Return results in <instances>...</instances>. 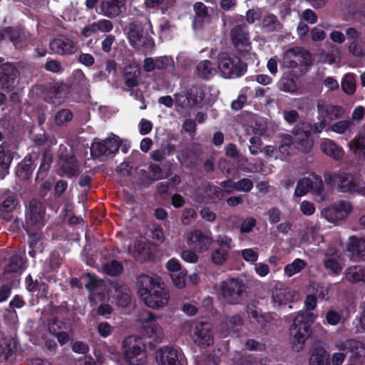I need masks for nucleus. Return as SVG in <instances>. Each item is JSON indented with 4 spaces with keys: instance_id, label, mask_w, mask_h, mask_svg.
Here are the masks:
<instances>
[{
    "instance_id": "1",
    "label": "nucleus",
    "mask_w": 365,
    "mask_h": 365,
    "mask_svg": "<svg viewBox=\"0 0 365 365\" xmlns=\"http://www.w3.org/2000/svg\"><path fill=\"white\" fill-rule=\"evenodd\" d=\"M312 317V313L302 312L294 318L289 329V339L294 350L302 351L306 341L311 336Z\"/></svg>"
},
{
    "instance_id": "2",
    "label": "nucleus",
    "mask_w": 365,
    "mask_h": 365,
    "mask_svg": "<svg viewBox=\"0 0 365 365\" xmlns=\"http://www.w3.org/2000/svg\"><path fill=\"white\" fill-rule=\"evenodd\" d=\"M325 182L331 187H337L341 192L364 193L365 182L359 174L346 172L326 173Z\"/></svg>"
},
{
    "instance_id": "3",
    "label": "nucleus",
    "mask_w": 365,
    "mask_h": 365,
    "mask_svg": "<svg viewBox=\"0 0 365 365\" xmlns=\"http://www.w3.org/2000/svg\"><path fill=\"white\" fill-rule=\"evenodd\" d=\"M46 224V208L36 199H31L25 210V220L22 224L26 232L40 231Z\"/></svg>"
},
{
    "instance_id": "4",
    "label": "nucleus",
    "mask_w": 365,
    "mask_h": 365,
    "mask_svg": "<svg viewBox=\"0 0 365 365\" xmlns=\"http://www.w3.org/2000/svg\"><path fill=\"white\" fill-rule=\"evenodd\" d=\"M217 66L225 78H239L245 74L247 63L240 57L220 52L217 56Z\"/></svg>"
},
{
    "instance_id": "5",
    "label": "nucleus",
    "mask_w": 365,
    "mask_h": 365,
    "mask_svg": "<svg viewBox=\"0 0 365 365\" xmlns=\"http://www.w3.org/2000/svg\"><path fill=\"white\" fill-rule=\"evenodd\" d=\"M123 349L126 361L130 365H144L147 356L145 344L141 337L130 335L123 341Z\"/></svg>"
},
{
    "instance_id": "6",
    "label": "nucleus",
    "mask_w": 365,
    "mask_h": 365,
    "mask_svg": "<svg viewBox=\"0 0 365 365\" xmlns=\"http://www.w3.org/2000/svg\"><path fill=\"white\" fill-rule=\"evenodd\" d=\"M247 287L242 279L228 278L220 284V290L222 298L230 304H239L247 297Z\"/></svg>"
},
{
    "instance_id": "7",
    "label": "nucleus",
    "mask_w": 365,
    "mask_h": 365,
    "mask_svg": "<svg viewBox=\"0 0 365 365\" xmlns=\"http://www.w3.org/2000/svg\"><path fill=\"white\" fill-rule=\"evenodd\" d=\"M142 332L149 339L147 343L151 348H155L162 342L164 336L163 331L155 320V316L151 312H145L141 314Z\"/></svg>"
},
{
    "instance_id": "8",
    "label": "nucleus",
    "mask_w": 365,
    "mask_h": 365,
    "mask_svg": "<svg viewBox=\"0 0 365 365\" xmlns=\"http://www.w3.org/2000/svg\"><path fill=\"white\" fill-rule=\"evenodd\" d=\"M205 91L202 86L192 85L175 94L176 104L182 108H190L202 104Z\"/></svg>"
},
{
    "instance_id": "9",
    "label": "nucleus",
    "mask_w": 365,
    "mask_h": 365,
    "mask_svg": "<svg viewBox=\"0 0 365 365\" xmlns=\"http://www.w3.org/2000/svg\"><path fill=\"white\" fill-rule=\"evenodd\" d=\"M230 36L237 53L243 58L249 56L252 46L248 26L245 24L236 25L232 29Z\"/></svg>"
},
{
    "instance_id": "10",
    "label": "nucleus",
    "mask_w": 365,
    "mask_h": 365,
    "mask_svg": "<svg viewBox=\"0 0 365 365\" xmlns=\"http://www.w3.org/2000/svg\"><path fill=\"white\" fill-rule=\"evenodd\" d=\"M312 61L311 53L308 51H302L299 48L287 50L283 56V65L289 68H298L299 71L307 68Z\"/></svg>"
},
{
    "instance_id": "11",
    "label": "nucleus",
    "mask_w": 365,
    "mask_h": 365,
    "mask_svg": "<svg viewBox=\"0 0 365 365\" xmlns=\"http://www.w3.org/2000/svg\"><path fill=\"white\" fill-rule=\"evenodd\" d=\"M170 294L163 282H160L153 287V289L148 292L145 298L142 299L148 307L159 309L168 303Z\"/></svg>"
},
{
    "instance_id": "12",
    "label": "nucleus",
    "mask_w": 365,
    "mask_h": 365,
    "mask_svg": "<svg viewBox=\"0 0 365 365\" xmlns=\"http://www.w3.org/2000/svg\"><path fill=\"white\" fill-rule=\"evenodd\" d=\"M158 365H185L186 359L179 348L173 346L161 347L156 353Z\"/></svg>"
},
{
    "instance_id": "13",
    "label": "nucleus",
    "mask_w": 365,
    "mask_h": 365,
    "mask_svg": "<svg viewBox=\"0 0 365 365\" xmlns=\"http://www.w3.org/2000/svg\"><path fill=\"white\" fill-rule=\"evenodd\" d=\"M120 143L118 139L108 138L105 140H95L91 144L90 151L93 158L114 155L119 150Z\"/></svg>"
},
{
    "instance_id": "14",
    "label": "nucleus",
    "mask_w": 365,
    "mask_h": 365,
    "mask_svg": "<svg viewBox=\"0 0 365 365\" xmlns=\"http://www.w3.org/2000/svg\"><path fill=\"white\" fill-rule=\"evenodd\" d=\"M19 71L16 66L10 63L0 65V89L10 91L18 83Z\"/></svg>"
},
{
    "instance_id": "15",
    "label": "nucleus",
    "mask_w": 365,
    "mask_h": 365,
    "mask_svg": "<svg viewBox=\"0 0 365 365\" xmlns=\"http://www.w3.org/2000/svg\"><path fill=\"white\" fill-rule=\"evenodd\" d=\"M49 48L51 53L63 56H71L77 51V46L73 39L65 35L51 40Z\"/></svg>"
},
{
    "instance_id": "16",
    "label": "nucleus",
    "mask_w": 365,
    "mask_h": 365,
    "mask_svg": "<svg viewBox=\"0 0 365 365\" xmlns=\"http://www.w3.org/2000/svg\"><path fill=\"white\" fill-rule=\"evenodd\" d=\"M351 210L352 207L349 202L341 201L324 208L322 214L329 222H336L344 220Z\"/></svg>"
},
{
    "instance_id": "17",
    "label": "nucleus",
    "mask_w": 365,
    "mask_h": 365,
    "mask_svg": "<svg viewBox=\"0 0 365 365\" xmlns=\"http://www.w3.org/2000/svg\"><path fill=\"white\" fill-rule=\"evenodd\" d=\"M212 242L211 232L205 234L200 230H195L187 237V243L194 246L201 252L207 251Z\"/></svg>"
},
{
    "instance_id": "18",
    "label": "nucleus",
    "mask_w": 365,
    "mask_h": 365,
    "mask_svg": "<svg viewBox=\"0 0 365 365\" xmlns=\"http://www.w3.org/2000/svg\"><path fill=\"white\" fill-rule=\"evenodd\" d=\"M36 155L30 154L26 156L16 166V175L21 180H27L31 178L34 170L36 167L35 160Z\"/></svg>"
},
{
    "instance_id": "19",
    "label": "nucleus",
    "mask_w": 365,
    "mask_h": 365,
    "mask_svg": "<svg viewBox=\"0 0 365 365\" xmlns=\"http://www.w3.org/2000/svg\"><path fill=\"white\" fill-rule=\"evenodd\" d=\"M59 160L61 162V170L67 178H71L78 175L80 173V165L74 155L62 153L59 155Z\"/></svg>"
},
{
    "instance_id": "20",
    "label": "nucleus",
    "mask_w": 365,
    "mask_h": 365,
    "mask_svg": "<svg viewBox=\"0 0 365 365\" xmlns=\"http://www.w3.org/2000/svg\"><path fill=\"white\" fill-rule=\"evenodd\" d=\"M16 346L11 338L0 341V365L12 364L16 360Z\"/></svg>"
},
{
    "instance_id": "21",
    "label": "nucleus",
    "mask_w": 365,
    "mask_h": 365,
    "mask_svg": "<svg viewBox=\"0 0 365 365\" xmlns=\"http://www.w3.org/2000/svg\"><path fill=\"white\" fill-rule=\"evenodd\" d=\"M193 339L195 343L201 347H207L212 344L213 336L210 325L207 323L197 324Z\"/></svg>"
},
{
    "instance_id": "22",
    "label": "nucleus",
    "mask_w": 365,
    "mask_h": 365,
    "mask_svg": "<svg viewBox=\"0 0 365 365\" xmlns=\"http://www.w3.org/2000/svg\"><path fill=\"white\" fill-rule=\"evenodd\" d=\"M294 147L299 151L308 153L314 145V140L311 137L309 130H305L304 127L297 130L295 139L294 140Z\"/></svg>"
},
{
    "instance_id": "23",
    "label": "nucleus",
    "mask_w": 365,
    "mask_h": 365,
    "mask_svg": "<svg viewBox=\"0 0 365 365\" xmlns=\"http://www.w3.org/2000/svg\"><path fill=\"white\" fill-rule=\"evenodd\" d=\"M128 39L130 44L136 48L145 43L144 28L143 23L134 19L129 24Z\"/></svg>"
},
{
    "instance_id": "24",
    "label": "nucleus",
    "mask_w": 365,
    "mask_h": 365,
    "mask_svg": "<svg viewBox=\"0 0 365 365\" xmlns=\"http://www.w3.org/2000/svg\"><path fill=\"white\" fill-rule=\"evenodd\" d=\"M161 282L160 277H153L148 274H142L138 276L136 279V287L138 288V294L143 299L148 292L153 289V287L158 284Z\"/></svg>"
},
{
    "instance_id": "25",
    "label": "nucleus",
    "mask_w": 365,
    "mask_h": 365,
    "mask_svg": "<svg viewBox=\"0 0 365 365\" xmlns=\"http://www.w3.org/2000/svg\"><path fill=\"white\" fill-rule=\"evenodd\" d=\"M125 0H101V14L113 19L121 13V8L125 6Z\"/></svg>"
},
{
    "instance_id": "26",
    "label": "nucleus",
    "mask_w": 365,
    "mask_h": 365,
    "mask_svg": "<svg viewBox=\"0 0 365 365\" xmlns=\"http://www.w3.org/2000/svg\"><path fill=\"white\" fill-rule=\"evenodd\" d=\"M322 152L336 161H341L344 156V151L341 147L338 145L332 140L325 139L321 143Z\"/></svg>"
},
{
    "instance_id": "27",
    "label": "nucleus",
    "mask_w": 365,
    "mask_h": 365,
    "mask_svg": "<svg viewBox=\"0 0 365 365\" xmlns=\"http://www.w3.org/2000/svg\"><path fill=\"white\" fill-rule=\"evenodd\" d=\"M309 365H330L329 354L323 347H312L310 351Z\"/></svg>"
},
{
    "instance_id": "28",
    "label": "nucleus",
    "mask_w": 365,
    "mask_h": 365,
    "mask_svg": "<svg viewBox=\"0 0 365 365\" xmlns=\"http://www.w3.org/2000/svg\"><path fill=\"white\" fill-rule=\"evenodd\" d=\"M26 233L29 236V255L31 257L35 258L37 252H42L43 250L41 234L38 231H31Z\"/></svg>"
},
{
    "instance_id": "29",
    "label": "nucleus",
    "mask_w": 365,
    "mask_h": 365,
    "mask_svg": "<svg viewBox=\"0 0 365 365\" xmlns=\"http://www.w3.org/2000/svg\"><path fill=\"white\" fill-rule=\"evenodd\" d=\"M19 203L17 195L11 193L4 199L0 204V212L4 215V218L10 220L12 217L11 215Z\"/></svg>"
},
{
    "instance_id": "30",
    "label": "nucleus",
    "mask_w": 365,
    "mask_h": 365,
    "mask_svg": "<svg viewBox=\"0 0 365 365\" xmlns=\"http://www.w3.org/2000/svg\"><path fill=\"white\" fill-rule=\"evenodd\" d=\"M345 279L350 283H365V267L354 265L348 267L345 272Z\"/></svg>"
},
{
    "instance_id": "31",
    "label": "nucleus",
    "mask_w": 365,
    "mask_h": 365,
    "mask_svg": "<svg viewBox=\"0 0 365 365\" xmlns=\"http://www.w3.org/2000/svg\"><path fill=\"white\" fill-rule=\"evenodd\" d=\"M140 68L135 65H129L125 68V85L129 88H133L139 84Z\"/></svg>"
},
{
    "instance_id": "32",
    "label": "nucleus",
    "mask_w": 365,
    "mask_h": 365,
    "mask_svg": "<svg viewBox=\"0 0 365 365\" xmlns=\"http://www.w3.org/2000/svg\"><path fill=\"white\" fill-rule=\"evenodd\" d=\"M349 145L350 150L359 160H365V135H356Z\"/></svg>"
},
{
    "instance_id": "33",
    "label": "nucleus",
    "mask_w": 365,
    "mask_h": 365,
    "mask_svg": "<svg viewBox=\"0 0 365 365\" xmlns=\"http://www.w3.org/2000/svg\"><path fill=\"white\" fill-rule=\"evenodd\" d=\"M53 162V156L51 152L50 146L45 148L43 152L41 165L36 173V178H43L46 175L47 172L51 168Z\"/></svg>"
},
{
    "instance_id": "34",
    "label": "nucleus",
    "mask_w": 365,
    "mask_h": 365,
    "mask_svg": "<svg viewBox=\"0 0 365 365\" xmlns=\"http://www.w3.org/2000/svg\"><path fill=\"white\" fill-rule=\"evenodd\" d=\"M67 93L66 85L63 83H53L48 88L47 98H49L51 103H56V100L64 97Z\"/></svg>"
},
{
    "instance_id": "35",
    "label": "nucleus",
    "mask_w": 365,
    "mask_h": 365,
    "mask_svg": "<svg viewBox=\"0 0 365 365\" xmlns=\"http://www.w3.org/2000/svg\"><path fill=\"white\" fill-rule=\"evenodd\" d=\"M26 263L24 256L21 254H14L9 257L7 264H6L5 269L6 274H9L11 271L14 272H21L24 269V264Z\"/></svg>"
},
{
    "instance_id": "36",
    "label": "nucleus",
    "mask_w": 365,
    "mask_h": 365,
    "mask_svg": "<svg viewBox=\"0 0 365 365\" xmlns=\"http://www.w3.org/2000/svg\"><path fill=\"white\" fill-rule=\"evenodd\" d=\"M312 187L310 192L314 195V199L317 202L324 200V182L322 178L319 175H313L312 178Z\"/></svg>"
},
{
    "instance_id": "37",
    "label": "nucleus",
    "mask_w": 365,
    "mask_h": 365,
    "mask_svg": "<svg viewBox=\"0 0 365 365\" xmlns=\"http://www.w3.org/2000/svg\"><path fill=\"white\" fill-rule=\"evenodd\" d=\"M215 71L212 63L209 60L200 61L196 67L197 75L205 80L210 79L213 76Z\"/></svg>"
},
{
    "instance_id": "38",
    "label": "nucleus",
    "mask_w": 365,
    "mask_h": 365,
    "mask_svg": "<svg viewBox=\"0 0 365 365\" xmlns=\"http://www.w3.org/2000/svg\"><path fill=\"white\" fill-rule=\"evenodd\" d=\"M292 297L290 292H287L285 289H276L272 292V302L274 307L280 308L282 306H286L288 301Z\"/></svg>"
},
{
    "instance_id": "39",
    "label": "nucleus",
    "mask_w": 365,
    "mask_h": 365,
    "mask_svg": "<svg viewBox=\"0 0 365 365\" xmlns=\"http://www.w3.org/2000/svg\"><path fill=\"white\" fill-rule=\"evenodd\" d=\"M247 316L252 324H256L262 329L265 328L269 322V316L266 313H262L259 309L250 311Z\"/></svg>"
},
{
    "instance_id": "40",
    "label": "nucleus",
    "mask_w": 365,
    "mask_h": 365,
    "mask_svg": "<svg viewBox=\"0 0 365 365\" xmlns=\"http://www.w3.org/2000/svg\"><path fill=\"white\" fill-rule=\"evenodd\" d=\"M306 266L307 262L305 260L300 258H297L294 259L292 263L288 264L284 267V272L285 275L290 277L297 273H299L306 267Z\"/></svg>"
},
{
    "instance_id": "41",
    "label": "nucleus",
    "mask_w": 365,
    "mask_h": 365,
    "mask_svg": "<svg viewBox=\"0 0 365 365\" xmlns=\"http://www.w3.org/2000/svg\"><path fill=\"white\" fill-rule=\"evenodd\" d=\"M104 272L111 277L119 276L123 272V264L116 259H113L103 265Z\"/></svg>"
},
{
    "instance_id": "42",
    "label": "nucleus",
    "mask_w": 365,
    "mask_h": 365,
    "mask_svg": "<svg viewBox=\"0 0 365 365\" xmlns=\"http://www.w3.org/2000/svg\"><path fill=\"white\" fill-rule=\"evenodd\" d=\"M342 91L347 95L351 96L356 91V80L355 76L352 73L346 74L341 80V83Z\"/></svg>"
},
{
    "instance_id": "43",
    "label": "nucleus",
    "mask_w": 365,
    "mask_h": 365,
    "mask_svg": "<svg viewBox=\"0 0 365 365\" xmlns=\"http://www.w3.org/2000/svg\"><path fill=\"white\" fill-rule=\"evenodd\" d=\"M262 24L263 29L267 32L277 31L282 26L277 17L272 14L265 16Z\"/></svg>"
},
{
    "instance_id": "44",
    "label": "nucleus",
    "mask_w": 365,
    "mask_h": 365,
    "mask_svg": "<svg viewBox=\"0 0 365 365\" xmlns=\"http://www.w3.org/2000/svg\"><path fill=\"white\" fill-rule=\"evenodd\" d=\"M12 158L6 153L3 145H0V176L4 178L8 173Z\"/></svg>"
},
{
    "instance_id": "45",
    "label": "nucleus",
    "mask_w": 365,
    "mask_h": 365,
    "mask_svg": "<svg viewBox=\"0 0 365 365\" xmlns=\"http://www.w3.org/2000/svg\"><path fill=\"white\" fill-rule=\"evenodd\" d=\"M294 146V139L289 134H284L281 137L280 144L279 145V151L283 155H289L292 146Z\"/></svg>"
},
{
    "instance_id": "46",
    "label": "nucleus",
    "mask_w": 365,
    "mask_h": 365,
    "mask_svg": "<svg viewBox=\"0 0 365 365\" xmlns=\"http://www.w3.org/2000/svg\"><path fill=\"white\" fill-rule=\"evenodd\" d=\"M312 180L309 178H303L300 179L297 184L294 190V195L297 197H302L310 191L312 187Z\"/></svg>"
},
{
    "instance_id": "47",
    "label": "nucleus",
    "mask_w": 365,
    "mask_h": 365,
    "mask_svg": "<svg viewBox=\"0 0 365 365\" xmlns=\"http://www.w3.org/2000/svg\"><path fill=\"white\" fill-rule=\"evenodd\" d=\"M324 113L329 120H334L340 118L344 115V110L339 106L328 105L324 109Z\"/></svg>"
},
{
    "instance_id": "48",
    "label": "nucleus",
    "mask_w": 365,
    "mask_h": 365,
    "mask_svg": "<svg viewBox=\"0 0 365 365\" xmlns=\"http://www.w3.org/2000/svg\"><path fill=\"white\" fill-rule=\"evenodd\" d=\"M279 90L288 92L294 93L297 89V85L296 80L294 77H284L282 78L279 83Z\"/></svg>"
},
{
    "instance_id": "49",
    "label": "nucleus",
    "mask_w": 365,
    "mask_h": 365,
    "mask_svg": "<svg viewBox=\"0 0 365 365\" xmlns=\"http://www.w3.org/2000/svg\"><path fill=\"white\" fill-rule=\"evenodd\" d=\"M207 197L212 202L216 203L222 200L224 197V191L216 185H209L206 190Z\"/></svg>"
},
{
    "instance_id": "50",
    "label": "nucleus",
    "mask_w": 365,
    "mask_h": 365,
    "mask_svg": "<svg viewBox=\"0 0 365 365\" xmlns=\"http://www.w3.org/2000/svg\"><path fill=\"white\" fill-rule=\"evenodd\" d=\"M72 118V112L67 108H63L57 111L54 119L56 124L58 126H61L71 121Z\"/></svg>"
},
{
    "instance_id": "51",
    "label": "nucleus",
    "mask_w": 365,
    "mask_h": 365,
    "mask_svg": "<svg viewBox=\"0 0 365 365\" xmlns=\"http://www.w3.org/2000/svg\"><path fill=\"white\" fill-rule=\"evenodd\" d=\"M228 257V251L225 248L214 250L211 254L212 261L217 265L223 264Z\"/></svg>"
},
{
    "instance_id": "52",
    "label": "nucleus",
    "mask_w": 365,
    "mask_h": 365,
    "mask_svg": "<svg viewBox=\"0 0 365 365\" xmlns=\"http://www.w3.org/2000/svg\"><path fill=\"white\" fill-rule=\"evenodd\" d=\"M362 239L358 238L356 236H351L346 246V250L351 253V256L358 260L359 249Z\"/></svg>"
},
{
    "instance_id": "53",
    "label": "nucleus",
    "mask_w": 365,
    "mask_h": 365,
    "mask_svg": "<svg viewBox=\"0 0 365 365\" xmlns=\"http://www.w3.org/2000/svg\"><path fill=\"white\" fill-rule=\"evenodd\" d=\"M324 266L334 275H339L342 271V266L339 262L333 257H329L324 260Z\"/></svg>"
},
{
    "instance_id": "54",
    "label": "nucleus",
    "mask_w": 365,
    "mask_h": 365,
    "mask_svg": "<svg viewBox=\"0 0 365 365\" xmlns=\"http://www.w3.org/2000/svg\"><path fill=\"white\" fill-rule=\"evenodd\" d=\"M170 277L176 287L182 289L186 285L187 270L182 269L177 272L170 273Z\"/></svg>"
},
{
    "instance_id": "55",
    "label": "nucleus",
    "mask_w": 365,
    "mask_h": 365,
    "mask_svg": "<svg viewBox=\"0 0 365 365\" xmlns=\"http://www.w3.org/2000/svg\"><path fill=\"white\" fill-rule=\"evenodd\" d=\"M149 168L155 180L165 179L171 175L170 168L166 170H163L158 164H151Z\"/></svg>"
},
{
    "instance_id": "56",
    "label": "nucleus",
    "mask_w": 365,
    "mask_h": 365,
    "mask_svg": "<svg viewBox=\"0 0 365 365\" xmlns=\"http://www.w3.org/2000/svg\"><path fill=\"white\" fill-rule=\"evenodd\" d=\"M326 125V120L324 118L322 117L319 118V121L317 123L314 124H304L302 127H304L305 130H309L310 133L312 132L314 133L318 134L322 132V130L325 128Z\"/></svg>"
},
{
    "instance_id": "57",
    "label": "nucleus",
    "mask_w": 365,
    "mask_h": 365,
    "mask_svg": "<svg viewBox=\"0 0 365 365\" xmlns=\"http://www.w3.org/2000/svg\"><path fill=\"white\" fill-rule=\"evenodd\" d=\"M66 328V323L57 317H53L48 322V331L51 334L56 336L61 329Z\"/></svg>"
},
{
    "instance_id": "58",
    "label": "nucleus",
    "mask_w": 365,
    "mask_h": 365,
    "mask_svg": "<svg viewBox=\"0 0 365 365\" xmlns=\"http://www.w3.org/2000/svg\"><path fill=\"white\" fill-rule=\"evenodd\" d=\"M237 192H249L253 188V182L247 178H242L234 184Z\"/></svg>"
},
{
    "instance_id": "59",
    "label": "nucleus",
    "mask_w": 365,
    "mask_h": 365,
    "mask_svg": "<svg viewBox=\"0 0 365 365\" xmlns=\"http://www.w3.org/2000/svg\"><path fill=\"white\" fill-rule=\"evenodd\" d=\"M20 272H14L11 271L9 274H6V270L5 269L3 273V278L6 282L7 284L9 287H15L18 286L20 281Z\"/></svg>"
},
{
    "instance_id": "60",
    "label": "nucleus",
    "mask_w": 365,
    "mask_h": 365,
    "mask_svg": "<svg viewBox=\"0 0 365 365\" xmlns=\"http://www.w3.org/2000/svg\"><path fill=\"white\" fill-rule=\"evenodd\" d=\"M195 13V21L202 22L204 19L208 16V11L206 6L201 2H197L194 5Z\"/></svg>"
},
{
    "instance_id": "61",
    "label": "nucleus",
    "mask_w": 365,
    "mask_h": 365,
    "mask_svg": "<svg viewBox=\"0 0 365 365\" xmlns=\"http://www.w3.org/2000/svg\"><path fill=\"white\" fill-rule=\"evenodd\" d=\"M116 305L120 307H126L131 302V295L129 292H120L116 295Z\"/></svg>"
},
{
    "instance_id": "62",
    "label": "nucleus",
    "mask_w": 365,
    "mask_h": 365,
    "mask_svg": "<svg viewBox=\"0 0 365 365\" xmlns=\"http://www.w3.org/2000/svg\"><path fill=\"white\" fill-rule=\"evenodd\" d=\"M256 226V219L249 217L244 219L240 225V230L241 233L250 232Z\"/></svg>"
},
{
    "instance_id": "63",
    "label": "nucleus",
    "mask_w": 365,
    "mask_h": 365,
    "mask_svg": "<svg viewBox=\"0 0 365 365\" xmlns=\"http://www.w3.org/2000/svg\"><path fill=\"white\" fill-rule=\"evenodd\" d=\"M150 253L145 250V247L135 245L134 257L140 262L146 261L149 257Z\"/></svg>"
},
{
    "instance_id": "64",
    "label": "nucleus",
    "mask_w": 365,
    "mask_h": 365,
    "mask_svg": "<svg viewBox=\"0 0 365 365\" xmlns=\"http://www.w3.org/2000/svg\"><path fill=\"white\" fill-rule=\"evenodd\" d=\"M351 125L352 122L350 120H340L334 123L331 129L334 133L341 134L345 133Z\"/></svg>"
}]
</instances>
